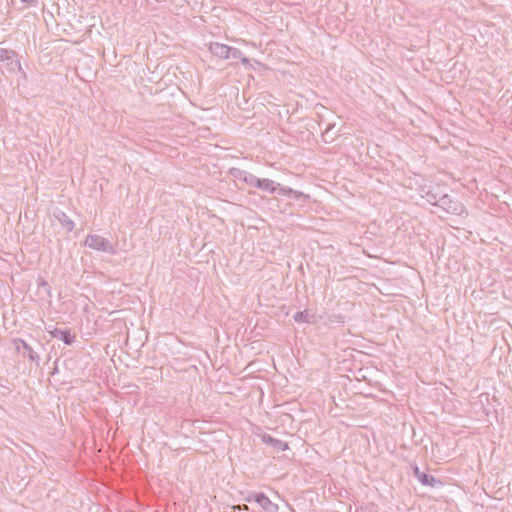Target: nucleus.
Masks as SVG:
<instances>
[{
  "label": "nucleus",
  "mask_w": 512,
  "mask_h": 512,
  "mask_svg": "<svg viewBox=\"0 0 512 512\" xmlns=\"http://www.w3.org/2000/svg\"><path fill=\"white\" fill-rule=\"evenodd\" d=\"M13 344L15 345V349L19 352L20 348H23L24 353L23 357H27L31 362L35 363L39 366L40 357L38 353H36L33 348L22 338H14Z\"/></svg>",
  "instance_id": "obj_7"
},
{
  "label": "nucleus",
  "mask_w": 512,
  "mask_h": 512,
  "mask_svg": "<svg viewBox=\"0 0 512 512\" xmlns=\"http://www.w3.org/2000/svg\"><path fill=\"white\" fill-rule=\"evenodd\" d=\"M328 321L331 324H333V323L344 324L345 323V316L342 315V314L333 313V314L328 316Z\"/></svg>",
  "instance_id": "obj_18"
},
{
  "label": "nucleus",
  "mask_w": 512,
  "mask_h": 512,
  "mask_svg": "<svg viewBox=\"0 0 512 512\" xmlns=\"http://www.w3.org/2000/svg\"><path fill=\"white\" fill-rule=\"evenodd\" d=\"M423 198L427 200L432 205L437 206L439 202L441 201L442 197L445 192L444 188L441 185H435V186H429L422 188Z\"/></svg>",
  "instance_id": "obj_6"
},
{
  "label": "nucleus",
  "mask_w": 512,
  "mask_h": 512,
  "mask_svg": "<svg viewBox=\"0 0 512 512\" xmlns=\"http://www.w3.org/2000/svg\"><path fill=\"white\" fill-rule=\"evenodd\" d=\"M17 56H18L17 53L13 50V55H9L8 60L4 61V62H6L7 68L10 71H15V70L21 71L22 70L21 63L17 59Z\"/></svg>",
  "instance_id": "obj_13"
},
{
  "label": "nucleus",
  "mask_w": 512,
  "mask_h": 512,
  "mask_svg": "<svg viewBox=\"0 0 512 512\" xmlns=\"http://www.w3.org/2000/svg\"><path fill=\"white\" fill-rule=\"evenodd\" d=\"M292 198L297 200V201L306 202L309 199V195L304 194L301 191L294 190Z\"/></svg>",
  "instance_id": "obj_20"
},
{
  "label": "nucleus",
  "mask_w": 512,
  "mask_h": 512,
  "mask_svg": "<svg viewBox=\"0 0 512 512\" xmlns=\"http://www.w3.org/2000/svg\"><path fill=\"white\" fill-rule=\"evenodd\" d=\"M239 60H240V61L242 62V64H244V65H248V64H249V62H250L249 58H247V57H245V56H243V55L241 56V58H240Z\"/></svg>",
  "instance_id": "obj_22"
},
{
  "label": "nucleus",
  "mask_w": 512,
  "mask_h": 512,
  "mask_svg": "<svg viewBox=\"0 0 512 512\" xmlns=\"http://www.w3.org/2000/svg\"><path fill=\"white\" fill-rule=\"evenodd\" d=\"M209 50L212 55L220 59H226L228 51H230V46L218 42H212L209 45Z\"/></svg>",
  "instance_id": "obj_11"
},
{
  "label": "nucleus",
  "mask_w": 512,
  "mask_h": 512,
  "mask_svg": "<svg viewBox=\"0 0 512 512\" xmlns=\"http://www.w3.org/2000/svg\"><path fill=\"white\" fill-rule=\"evenodd\" d=\"M275 193H278L279 195H282V196H287V197L292 198L294 190L290 187H282L279 184L278 189L276 190Z\"/></svg>",
  "instance_id": "obj_19"
},
{
  "label": "nucleus",
  "mask_w": 512,
  "mask_h": 512,
  "mask_svg": "<svg viewBox=\"0 0 512 512\" xmlns=\"http://www.w3.org/2000/svg\"><path fill=\"white\" fill-rule=\"evenodd\" d=\"M260 437L263 443L272 447L276 451H285L289 449V445L287 442L276 439L268 433H263Z\"/></svg>",
  "instance_id": "obj_9"
},
{
  "label": "nucleus",
  "mask_w": 512,
  "mask_h": 512,
  "mask_svg": "<svg viewBox=\"0 0 512 512\" xmlns=\"http://www.w3.org/2000/svg\"><path fill=\"white\" fill-rule=\"evenodd\" d=\"M52 338H57L63 341L66 345H72L76 340V335L71 334L70 329L54 328L48 331Z\"/></svg>",
  "instance_id": "obj_8"
},
{
  "label": "nucleus",
  "mask_w": 512,
  "mask_h": 512,
  "mask_svg": "<svg viewBox=\"0 0 512 512\" xmlns=\"http://www.w3.org/2000/svg\"><path fill=\"white\" fill-rule=\"evenodd\" d=\"M38 293H44L47 297H51V287L49 283L42 277L37 279Z\"/></svg>",
  "instance_id": "obj_15"
},
{
  "label": "nucleus",
  "mask_w": 512,
  "mask_h": 512,
  "mask_svg": "<svg viewBox=\"0 0 512 512\" xmlns=\"http://www.w3.org/2000/svg\"><path fill=\"white\" fill-rule=\"evenodd\" d=\"M413 476L417 478V480L424 486H429L432 488H436L441 486L443 483L440 479L434 477L433 475L423 472L420 470L418 465H414L412 467Z\"/></svg>",
  "instance_id": "obj_5"
},
{
  "label": "nucleus",
  "mask_w": 512,
  "mask_h": 512,
  "mask_svg": "<svg viewBox=\"0 0 512 512\" xmlns=\"http://www.w3.org/2000/svg\"><path fill=\"white\" fill-rule=\"evenodd\" d=\"M7 3L18 10H23L36 2L34 0H7Z\"/></svg>",
  "instance_id": "obj_16"
},
{
  "label": "nucleus",
  "mask_w": 512,
  "mask_h": 512,
  "mask_svg": "<svg viewBox=\"0 0 512 512\" xmlns=\"http://www.w3.org/2000/svg\"><path fill=\"white\" fill-rule=\"evenodd\" d=\"M53 216L58 220L61 226L67 230V232H71L74 229V222L62 210L56 209Z\"/></svg>",
  "instance_id": "obj_10"
},
{
  "label": "nucleus",
  "mask_w": 512,
  "mask_h": 512,
  "mask_svg": "<svg viewBox=\"0 0 512 512\" xmlns=\"http://www.w3.org/2000/svg\"><path fill=\"white\" fill-rule=\"evenodd\" d=\"M312 317L313 315H310L307 309L298 311L293 315V319L297 323H313L314 321L311 319Z\"/></svg>",
  "instance_id": "obj_14"
},
{
  "label": "nucleus",
  "mask_w": 512,
  "mask_h": 512,
  "mask_svg": "<svg viewBox=\"0 0 512 512\" xmlns=\"http://www.w3.org/2000/svg\"><path fill=\"white\" fill-rule=\"evenodd\" d=\"M245 500L257 503L265 512L278 511V505L273 503L263 492H251L245 497Z\"/></svg>",
  "instance_id": "obj_2"
},
{
  "label": "nucleus",
  "mask_w": 512,
  "mask_h": 512,
  "mask_svg": "<svg viewBox=\"0 0 512 512\" xmlns=\"http://www.w3.org/2000/svg\"><path fill=\"white\" fill-rule=\"evenodd\" d=\"M85 245L91 249L107 252L109 254H115L116 252L114 246L109 240L96 234L88 235L85 239Z\"/></svg>",
  "instance_id": "obj_1"
},
{
  "label": "nucleus",
  "mask_w": 512,
  "mask_h": 512,
  "mask_svg": "<svg viewBox=\"0 0 512 512\" xmlns=\"http://www.w3.org/2000/svg\"><path fill=\"white\" fill-rule=\"evenodd\" d=\"M242 51L235 47H230V51H228L226 59L238 60L242 56Z\"/></svg>",
  "instance_id": "obj_17"
},
{
  "label": "nucleus",
  "mask_w": 512,
  "mask_h": 512,
  "mask_svg": "<svg viewBox=\"0 0 512 512\" xmlns=\"http://www.w3.org/2000/svg\"><path fill=\"white\" fill-rule=\"evenodd\" d=\"M247 185L273 194L278 189L279 183H275L270 179H260L251 173L247 181Z\"/></svg>",
  "instance_id": "obj_4"
},
{
  "label": "nucleus",
  "mask_w": 512,
  "mask_h": 512,
  "mask_svg": "<svg viewBox=\"0 0 512 512\" xmlns=\"http://www.w3.org/2000/svg\"><path fill=\"white\" fill-rule=\"evenodd\" d=\"M9 55H13V50L0 48V61L8 60Z\"/></svg>",
  "instance_id": "obj_21"
},
{
  "label": "nucleus",
  "mask_w": 512,
  "mask_h": 512,
  "mask_svg": "<svg viewBox=\"0 0 512 512\" xmlns=\"http://www.w3.org/2000/svg\"><path fill=\"white\" fill-rule=\"evenodd\" d=\"M237 509L239 511H241V510H248V507H247V505H243V506H238Z\"/></svg>",
  "instance_id": "obj_23"
},
{
  "label": "nucleus",
  "mask_w": 512,
  "mask_h": 512,
  "mask_svg": "<svg viewBox=\"0 0 512 512\" xmlns=\"http://www.w3.org/2000/svg\"><path fill=\"white\" fill-rule=\"evenodd\" d=\"M441 197L442 199L437 206L442 208L447 213L461 215L464 212L465 207L459 200L452 198L446 192Z\"/></svg>",
  "instance_id": "obj_3"
},
{
  "label": "nucleus",
  "mask_w": 512,
  "mask_h": 512,
  "mask_svg": "<svg viewBox=\"0 0 512 512\" xmlns=\"http://www.w3.org/2000/svg\"><path fill=\"white\" fill-rule=\"evenodd\" d=\"M228 174L235 180H241L246 184L249 179V176L251 175V173L236 167L230 168Z\"/></svg>",
  "instance_id": "obj_12"
}]
</instances>
